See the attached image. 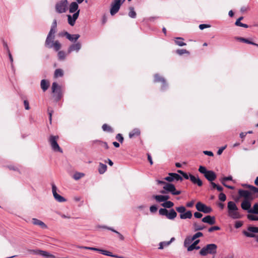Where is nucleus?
Returning a JSON list of instances; mask_svg holds the SVG:
<instances>
[{
  "mask_svg": "<svg viewBox=\"0 0 258 258\" xmlns=\"http://www.w3.org/2000/svg\"><path fill=\"white\" fill-rule=\"evenodd\" d=\"M56 27L57 22L56 20H54L51 26L50 30L47 36L44 45L47 48H53L55 51H58L61 48V45L58 40L54 41Z\"/></svg>",
  "mask_w": 258,
  "mask_h": 258,
  "instance_id": "1",
  "label": "nucleus"
},
{
  "mask_svg": "<svg viewBox=\"0 0 258 258\" xmlns=\"http://www.w3.org/2000/svg\"><path fill=\"white\" fill-rule=\"evenodd\" d=\"M228 216L233 219H240L241 215L238 212V209L236 204L233 201H230L227 204Z\"/></svg>",
  "mask_w": 258,
  "mask_h": 258,
  "instance_id": "2",
  "label": "nucleus"
},
{
  "mask_svg": "<svg viewBox=\"0 0 258 258\" xmlns=\"http://www.w3.org/2000/svg\"><path fill=\"white\" fill-rule=\"evenodd\" d=\"M218 246L216 244H208L204 246L200 251L201 255L205 256L208 254L214 255L217 253Z\"/></svg>",
  "mask_w": 258,
  "mask_h": 258,
  "instance_id": "3",
  "label": "nucleus"
},
{
  "mask_svg": "<svg viewBox=\"0 0 258 258\" xmlns=\"http://www.w3.org/2000/svg\"><path fill=\"white\" fill-rule=\"evenodd\" d=\"M68 0H60L57 2L55 5V10L57 13L62 14L66 13L68 9Z\"/></svg>",
  "mask_w": 258,
  "mask_h": 258,
  "instance_id": "4",
  "label": "nucleus"
},
{
  "mask_svg": "<svg viewBox=\"0 0 258 258\" xmlns=\"http://www.w3.org/2000/svg\"><path fill=\"white\" fill-rule=\"evenodd\" d=\"M159 214L161 216H166L169 220H174L177 215L175 210L173 209L168 210L165 208H161L159 210Z\"/></svg>",
  "mask_w": 258,
  "mask_h": 258,
  "instance_id": "5",
  "label": "nucleus"
},
{
  "mask_svg": "<svg viewBox=\"0 0 258 258\" xmlns=\"http://www.w3.org/2000/svg\"><path fill=\"white\" fill-rule=\"evenodd\" d=\"M125 0H113L110 4V13L111 16L115 15L119 10Z\"/></svg>",
  "mask_w": 258,
  "mask_h": 258,
  "instance_id": "6",
  "label": "nucleus"
},
{
  "mask_svg": "<svg viewBox=\"0 0 258 258\" xmlns=\"http://www.w3.org/2000/svg\"><path fill=\"white\" fill-rule=\"evenodd\" d=\"M58 138V136H50L49 139V142L51 145L52 149L54 151L62 153V150L60 148L57 142V140Z\"/></svg>",
  "mask_w": 258,
  "mask_h": 258,
  "instance_id": "7",
  "label": "nucleus"
},
{
  "mask_svg": "<svg viewBox=\"0 0 258 258\" xmlns=\"http://www.w3.org/2000/svg\"><path fill=\"white\" fill-rule=\"evenodd\" d=\"M52 92L54 93V96L57 101L59 100L62 97L61 89L60 86H58L57 83L53 82L52 84Z\"/></svg>",
  "mask_w": 258,
  "mask_h": 258,
  "instance_id": "8",
  "label": "nucleus"
},
{
  "mask_svg": "<svg viewBox=\"0 0 258 258\" xmlns=\"http://www.w3.org/2000/svg\"><path fill=\"white\" fill-rule=\"evenodd\" d=\"M163 188L167 191L168 193H170L173 196L179 195L181 193L180 190L176 189L173 184L170 183H166V185L163 187Z\"/></svg>",
  "mask_w": 258,
  "mask_h": 258,
  "instance_id": "9",
  "label": "nucleus"
},
{
  "mask_svg": "<svg viewBox=\"0 0 258 258\" xmlns=\"http://www.w3.org/2000/svg\"><path fill=\"white\" fill-rule=\"evenodd\" d=\"M196 208L198 211L205 214L210 213L212 211V209L210 207L206 206L201 202L196 204Z\"/></svg>",
  "mask_w": 258,
  "mask_h": 258,
  "instance_id": "10",
  "label": "nucleus"
},
{
  "mask_svg": "<svg viewBox=\"0 0 258 258\" xmlns=\"http://www.w3.org/2000/svg\"><path fill=\"white\" fill-rule=\"evenodd\" d=\"M59 35L61 36H66V37L71 42L76 41L80 37V35L79 34H76L71 35L67 31L60 33Z\"/></svg>",
  "mask_w": 258,
  "mask_h": 258,
  "instance_id": "11",
  "label": "nucleus"
},
{
  "mask_svg": "<svg viewBox=\"0 0 258 258\" xmlns=\"http://www.w3.org/2000/svg\"><path fill=\"white\" fill-rule=\"evenodd\" d=\"M57 187L54 183L52 184V191L53 194V196L56 201L58 202L62 203L66 201V199L62 197L61 196L58 195L57 192Z\"/></svg>",
  "mask_w": 258,
  "mask_h": 258,
  "instance_id": "12",
  "label": "nucleus"
},
{
  "mask_svg": "<svg viewBox=\"0 0 258 258\" xmlns=\"http://www.w3.org/2000/svg\"><path fill=\"white\" fill-rule=\"evenodd\" d=\"M238 194L240 197L244 198V200L252 201L253 199L251 192L248 190L240 189L238 190Z\"/></svg>",
  "mask_w": 258,
  "mask_h": 258,
  "instance_id": "13",
  "label": "nucleus"
},
{
  "mask_svg": "<svg viewBox=\"0 0 258 258\" xmlns=\"http://www.w3.org/2000/svg\"><path fill=\"white\" fill-rule=\"evenodd\" d=\"M154 82H161L162 83V86H161V90L164 91L166 89V88L168 87V85L166 82L165 79L162 77L160 76L158 74H155L154 75Z\"/></svg>",
  "mask_w": 258,
  "mask_h": 258,
  "instance_id": "14",
  "label": "nucleus"
},
{
  "mask_svg": "<svg viewBox=\"0 0 258 258\" xmlns=\"http://www.w3.org/2000/svg\"><path fill=\"white\" fill-rule=\"evenodd\" d=\"M165 180L168 182H172L173 180L182 181V177L177 173H169V176L165 178Z\"/></svg>",
  "mask_w": 258,
  "mask_h": 258,
  "instance_id": "15",
  "label": "nucleus"
},
{
  "mask_svg": "<svg viewBox=\"0 0 258 258\" xmlns=\"http://www.w3.org/2000/svg\"><path fill=\"white\" fill-rule=\"evenodd\" d=\"M79 12L77 11V13H75L73 14V15H69L67 16L68 17V23L71 26H73L75 24L76 21L79 17Z\"/></svg>",
  "mask_w": 258,
  "mask_h": 258,
  "instance_id": "16",
  "label": "nucleus"
},
{
  "mask_svg": "<svg viewBox=\"0 0 258 258\" xmlns=\"http://www.w3.org/2000/svg\"><path fill=\"white\" fill-rule=\"evenodd\" d=\"M81 48V44L78 42L71 45L68 49V53L70 54L73 51L78 52Z\"/></svg>",
  "mask_w": 258,
  "mask_h": 258,
  "instance_id": "17",
  "label": "nucleus"
},
{
  "mask_svg": "<svg viewBox=\"0 0 258 258\" xmlns=\"http://www.w3.org/2000/svg\"><path fill=\"white\" fill-rule=\"evenodd\" d=\"M79 3L76 2H72L69 7V12L70 13H77V11L79 12V14H80V10L79 9Z\"/></svg>",
  "mask_w": 258,
  "mask_h": 258,
  "instance_id": "18",
  "label": "nucleus"
},
{
  "mask_svg": "<svg viewBox=\"0 0 258 258\" xmlns=\"http://www.w3.org/2000/svg\"><path fill=\"white\" fill-rule=\"evenodd\" d=\"M202 221L204 223L212 225L216 223V219L214 216L207 215L202 219Z\"/></svg>",
  "mask_w": 258,
  "mask_h": 258,
  "instance_id": "19",
  "label": "nucleus"
},
{
  "mask_svg": "<svg viewBox=\"0 0 258 258\" xmlns=\"http://www.w3.org/2000/svg\"><path fill=\"white\" fill-rule=\"evenodd\" d=\"M152 198L155 199L157 202H164L168 201L170 197L168 195H153Z\"/></svg>",
  "mask_w": 258,
  "mask_h": 258,
  "instance_id": "20",
  "label": "nucleus"
},
{
  "mask_svg": "<svg viewBox=\"0 0 258 258\" xmlns=\"http://www.w3.org/2000/svg\"><path fill=\"white\" fill-rule=\"evenodd\" d=\"M250 200H244L241 204V208L245 211H247L248 213H249V210H252V209H250L251 207V203Z\"/></svg>",
  "mask_w": 258,
  "mask_h": 258,
  "instance_id": "21",
  "label": "nucleus"
},
{
  "mask_svg": "<svg viewBox=\"0 0 258 258\" xmlns=\"http://www.w3.org/2000/svg\"><path fill=\"white\" fill-rule=\"evenodd\" d=\"M189 179L194 184H197L199 186H201L203 185V182L198 176L196 177L192 174H189Z\"/></svg>",
  "mask_w": 258,
  "mask_h": 258,
  "instance_id": "22",
  "label": "nucleus"
},
{
  "mask_svg": "<svg viewBox=\"0 0 258 258\" xmlns=\"http://www.w3.org/2000/svg\"><path fill=\"white\" fill-rule=\"evenodd\" d=\"M205 178L210 182H212L215 180L216 178V174L212 170H209L206 175H205Z\"/></svg>",
  "mask_w": 258,
  "mask_h": 258,
  "instance_id": "23",
  "label": "nucleus"
},
{
  "mask_svg": "<svg viewBox=\"0 0 258 258\" xmlns=\"http://www.w3.org/2000/svg\"><path fill=\"white\" fill-rule=\"evenodd\" d=\"M32 223L35 225H38L40 226L42 229H46L47 228V225L42 221L33 218L32 219Z\"/></svg>",
  "mask_w": 258,
  "mask_h": 258,
  "instance_id": "24",
  "label": "nucleus"
},
{
  "mask_svg": "<svg viewBox=\"0 0 258 258\" xmlns=\"http://www.w3.org/2000/svg\"><path fill=\"white\" fill-rule=\"evenodd\" d=\"M234 38H235V39L238 40L240 42L249 44H251V45L256 46V47H258V44L255 43L248 40V39L244 38L241 37H237V36L235 37Z\"/></svg>",
  "mask_w": 258,
  "mask_h": 258,
  "instance_id": "25",
  "label": "nucleus"
},
{
  "mask_svg": "<svg viewBox=\"0 0 258 258\" xmlns=\"http://www.w3.org/2000/svg\"><path fill=\"white\" fill-rule=\"evenodd\" d=\"M28 251L30 253L35 254V255H40L42 256L43 255H45L46 253V251L40 250L39 249H28Z\"/></svg>",
  "mask_w": 258,
  "mask_h": 258,
  "instance_id": "26",
  "label": "nucleus"
},
{
  "mask_svg": "<svg viewBox=\"0 0 258 258\" xmlns=\"http://www.w3.org/2000/svg\"><path fill=\"white\" fill-rule=\"evenodd\" d=\"M49 86V83L48 81L44 79L41 81L40 86L43 92L46 91L48 89Z\"/></svg>",
  "mask_w": 258,
  "mask_h": 258,
  "instance_id": "27",
  "label": "nucleus"
},
{
  "mask_svg": "<svg viewBox=\"0 0 258 258\" xmlns=\"http://www.w3.org/2000/svg\"><path fill=\"white\" fill-rule=\"evenodd\" d=\"M98 172L99 173V174H103L107 170V165L105 164L100 162L99 163V166H98Z\"/></svg>",
  "mask_w": 258,
  "mask_h": 258,
  "instance_id": "28",
  "label": "nucleus"
},
{
  "mask_svg": "<svg viewBox=\"0 0 258 258\" xmlns=\"http://www.w3.org/2000/svg\"><path fill=\"white\" fill-rule=\"evenodd\" d=\"M141 132L139 128H135L134 130H133L130 133H129V138H133V137L135 136H138L140 135Z\"/></svg>",
  "mask_w": 258,
  "mask_h": 258,
  "instance_id": "29",
  "label": "nucleus"
},
{
  "mask_svg": "<svg viewBox=\"0 0 258 258\" xmlns=\"http://www.w3.org/2000/svg\"><path fill=\"white\" fill-rule=\"evenodd\" d=\"M192 216L190 211H187L183 214H180V218L181 219H191Z\"/></svg>",
  "mask_w": 258,
  "mask_h": 258,
  "instance_id": "30",
  "label": "nucleus"
},
{
  "mask_svg": "<svg viewBox=\"0 0 258 258\" xmlns=\"http://www.w3.org/2000/svg\"><path fill=\"white\" fill-rule=\"evenodd\" d=\"M206 227L204 225H200L196 222L193 223V228L195 231H198L203 230Z\"/></svg>",
  "mask_w": 258,
  "mask_h": 258,
  "instance_id": "31",
  "label": "nucleus"
},
{
  "mask_svg": "<svg viewBox=\"0 0 258 258\" xmlns=\"http://www.w3.org/2000/svg\"><path fill=\"white\" fill-rule=\"evenodd\" d=\"M183 38L181 37H176L174 40L176 45L179 46H183L186 45V43L183 42Z\"/></svg>",
  "mask_w": 258,
  "mask_h": 258,
  "instance_id": "32",
  "label": "nucleus"
},
{
  "mask_svg": "<svg viewBox=\"0 0 258 258\" xmlns=\"http://www.w3.org/2000/svg\"><path fill=\"white\" fill-rule=\"evenodd\" d=\"M161 205L163 207L167 209V208L170 209L172 208L174 206V203L170 201H168L164 202L163 203L161 204Z\"/></svg>",
  "mask_w": 258,
  "mask_h": 258,
  "instance_id": "33",
  "label": "nucleus"
},
{
  "mask_svg": "<svg viewBox=\"0 0 258 258\" xmlns=\"http://www.w3.org/2000/svg\"><path fill=\"white\" fill-rule=\"evenodd\" d=\"M128 16L131 18L135 19L137 17V13L135 11V9L133 7H130L129 8V12H128Z\"/></svg>",
  "mask_w": 258,
  "mask_h": 258,
  "instance_id": "34",
  "label": "nucleus"
},
{
  "mask_svg": "<svg viewBox=\"0 0 258 258\" xmlns=\"http://www.w3.org/2000/svg\"><path fill=\"white\" fill-rule=\"evenodd\" d=\"M200 242V240H195L194 242L189 245L187 248V250L188 251H191L194 249V247L197 245V244Z\"/></svg>",
  "mask_w": 258,
  "mask_h": 258,
  "instance_id": "35",
  "label": "nucleus"
},
{
  "mask_svg": "<svg viewBox=\"0 0 258 258\" xmlns=\"http://www.w3.org/2000/svg\"><path fill=\"white\" fill-rule=\"evenodd\" d=\"M102 128L104 132H108L109 133L113 132V130L112 129V128L106 123L103 124Z\"/></svg>",
  "mask_w": 258,
  "mask_h": 258,
  "instance_id": "36",
  "label": "nucleus"
},
{
  "mask_svg": "<svg viewBox=\"0 0 258 258\" xmlns=\"http://www.w3.org/2000/svg\"><path fill=\"white\" fill-rule=\"evenodd\" d=\"M99 252L105 255L109 256L111 257H113V256H114V254H113L111 252L106 250L99 249Z\"/></svg>",
  "mask_w": 258,
  "mask_h": 258,
  "instance_id": "37",
  "label": "nucleus"
},
{
  "mask_svg": "<svg viewBox=\"0 0 258 258\" xmlns=\"http://www.w3.org/2000/svg\"><path fill=\"white\" fill-rule=\"evenodd\" d=\"M249 213L258 214V203L253 205L252 210H249Z\"/></svg>",
  "mask_w": 258,
  "mask_h": 258,
  "instance_id": "38",
  "label": "nucleus"
},
{
  "mask_svg": "<svg viewBox=\"0 0 258 258\" xmlns=\"http://www.w3.org/2000/svg\"><path fill=\"white\" fill-rule=\"evenodd\" d=\"M57 55L60 60H63L66 58V53L63 51H59Z\"/></svg>",
  "mask_w": 258,
  "mask_h": 258,
  "instance_id": "39",
  "label": "nucleus"
},
{
  "mask_svg": "<svg viewBox=\"0 0 258 258\" xmlns=\"http://www.w3.org/2000/svg\"><path fill=\"white\" fill-rule=\"evenodd\" d=\"M63 75V72L61 69H58L55 70L54 72V77L57 78L58 77H62Z\"/></svg>",
  "mask_w": 258,
  "mask_h": 258,
  "instance_id": "40",
  "label": "nucleus"
},
{
  "mask_svg": "<svg viewBox=\"0 0 258 258\" xmlns=\"http://www.w3.org/2000/svg\"><path fill=\"white\" fill-rule=\"evenodd\" d=\"M85 175L84 173H81V172H76L74 175H73V178L77 180H79L81 178H82V177H83Z\"/></svg>",
  "mask_w": 258,
  "mask_h": 258,
  "instance_id": "41",
  "label": "nucleus"
},
{
  "mask_svg": "<svg viewBox=\"0 0 258 258\" xmlns=\"http://www.w3.org/2000/svg\"><path fill=\"white\" fill-rule=\"evenodd\" d=\"M175 210L177 212H178L179 213H180V214H184L186 211L185 208L183 206L176 207Z\"/></svg>",
  "mask_w": 258,
  "mask_h": 258,
  "instance_id": "42",
  "label": "nucleus"
},
{
  "mask_svg": "<svg viewBox=\"0 0 258 258\" xmlns=\"http://www.w3.org/2000/svg\"><path fill=\"white\" fill-rule=\"evenodd\" d=\"M220 180L222 184H223V183H225V181H228V180H231V181H233L234 182V181L233 180L232 176H231V175L221 178L220 179Z\"/></svg>",
  "mask_w": 258,
  "mask_h": 258,
  "instance_id": "43",
  "label": "nucleus"
},
{
  "mask_svg": "<svg viewBox=\"0 0 258 258\" xmlns=\"http://www.w3.org/2000/svg\"><path fill=\"white\" fill-rule=\"evenodd\" d=\"M209 171V170H208L205 166L201 165L199 167V171L204 175H206Z\"/></svg>",
  "mask_w": 258,
  "mask_h": 258,
  "instance_id": "44",
  "label": "nucleus"
},
{
  "mask_svg": "<svg viewBox=\"0 0 258 258\" xmlns=\"http://www.w3.org/2000/svg\"><path fill=\"white\" fill-rule=\"evenodd\" d=\"M203 236V233L201 232H198L196 233H195L192 237H191V240H196L197 238L202 237Z\"/></svg>",
  "mask_w": 258,
  "mask_h": 258,
  "instance_id": "45",
  "label": "nucleus"
},
{
  "mask_svg": "<svg viewBox=\"0 0 258 258\" xmlns=\"http://www.w3.org/2000/svg\"><path fill=\"white\" fill-rule=\"evenodd\" d=\"M248 231L252 233H258V227L249 226L247 228Z\"/></svg>",
  "mask_w": 258,
  "mask_h": 258,
  "instance_id": "46",
  "label": "nucleus"
},
{
  "mask_svg": "<svg viewBox=\"0 0 258 258\" xmlns=\"http://www.w3.org/2000/svg\"><path fill=\"white\" fill-rule=\"evenodd\" d=\"M247 218L248 220L251 221H258V217L253 215H247Z\"/></svg>",
  "mask_w": 258,
  "mask_h": 258,
  "instance_id": "47",
  "label": "nucleus"
},
{
  "mask_svg": "<svg viewBox=\"0 0 258 258\" xmlns=\"http://www.w3.org/2000/svg\"><path fill=\"white\" fill-rule=\"evenodd\" d=\"M176 52L178 54H179L180 55H181L184 53H187V54L189 53V52L187 50H186V49H177V50H176Z\"/></svg>",
  "mask_w": 258,
  "mask_h": 258,
  "instance_id": "48",
  "label": "nucleus"
},
{
  "mask_svg": "<svg viewBox=\"0 0 258 258\" xmlns=\"http://www.w3.org/2000/svg\"><path fill=\"white\" fill-rule=\"evenodd\" d=\"M177 172L180 173L182 175V176L186 179H189V174L188 175L187 173L183 172V171L181 170H177Z\"/></svg>",
  "mask_w": 258,
  "mask_h": 258,
  "instance_id": "49",
  "label": "nucleus"
},
{
  "mask_svg": "<svg viewBox=\"0 0 258 258\" xmlns=\"http://www.w3.org/2000/svg\"><path fill=\"white\" fill-rule=\"evenodd\" d=\"M115 139L120 143H122L124 140V138L121 134H117Z\"/></svg>",
  "mask_w": 258,
  "mask_h": 258,
  "instance_id": "50",
  "label": "nucleus"
},
{
  "mask_svg": "<svg viewBox=\"0 0 258 258\" xmlns=\"http://www.w3.org/2000/svg\"><path fill=\"white\" fill-rule=\"evenodd\" d=\"M193 240H191V237H187L185 238L184 241V246L185 247L187 246V244H189Z\"/></svg>",
  "mask_w": 258,
  "mask_h": 258,
  "instance_id": "51",
  "label": "nucleus"
},
{
  "mask_svg": "<svg viewBox=\"0 0 258 258\" xmlns=\"http://www.w3.org/2000/svg\"><path fill=\"white\" fill-rule=\"evenodd\" d=\"M220 229L221 228L219 226H212V227H211L210 228H209L208 229V232H212L213 231H215V230H220Z\"/></svg>",
  "mask_w": 258,
  "mask_h": 258,
  "instance_id": "52",
  "label": "nucleus"
},
{
  "mask_svg": "<svg viewBox=\"0 0 258 258\" xmlns=\"http://www.w3.org/2000/svg\"><path fill=\"white\" fill-rule=\"evenodd\" d=\"M219 199L222 202H224L226 199V196L225 194L221 192L219 195Z\"/></svg>",
  "mask_w": 258,
  "mask_h": 258,
  "instance_id": "53",
  "label": "nucleus"
},
{
  "mask_svg": "<svg viewBox=\"0 0 258 258\" xmlns=\"http://www.w3.org/2000/svg\"><path fill=\"white\" fill-rule=\"evenodd\" d=\"M243 234L246 237H254L255 236V234L253 233L248 232L246 231H243Z\"/></svg>",
  "mask_w": 258,
  "mask_h": 258,
  "instance_id": "54",
  "label": "nucleus"
},
{
  "mask_svg": "<svg viewBox=\"0 0 258 258\" xmlns=\"http://www.w3.org/2000/svg\"><path fill=\"white\" fill-rule=\"evenodd\" d=\"M82 248L85 249H89L93 251H97L99 252V248H96V247H88V246H82Z\"/></svg>",
  "mask_w": 258,
  "mask_h": 258,
  "instance_id": "55",
  "label": "nucleus"
},
{
  "mask_svg": "<svg viewBox=\"0 0 258 258\" xmlns=\"http://www.w3.org/2000/svg\"><path fill=\"white\" fill-rule=\"evenodd\" d=\"M157 207L156 205H152L150 207V210L151 213H155L157 211Z\"/></svg>",
  "mask_w": 258,
  "mask_h": 258,
  "instance_id": "56",
  "label": "nucleus"
},
{
  "mask_svg": "<svg viewBox=\"0 0 258 258\" xmlns=\"http://www.w3.org/2000/svg\"><path fill=\"white\" fill-rule=\"evenodd\" d=\"M8 55H9V57L10 60V61L11 62V66H12V67H13V58L12 55L10 50H8Z\"/></svg>",
  "mask_w": 258,
  "mask_h": 258,
  "instance_id": "57",
  "label": "nucleus"
},
{
  "mask_svg": "<svg viewBox=\"0 0 258 258\" xmlns=\"http://www.w3.org/2000/svg\"><path fill=\"white\" fill-rule=\"evenodd\" d=\"M242 222L241 221H236L235 223V228H239L241 227L242 226Z\"/></svg>",
  "mask_w": 258,
  "mask_h": 258,
  "instance_id": "58",
  "label": "nucleus"
},
{
  "mask_svg": "<svg viewBox=\"0 0 258 258\" xmlns=\"http://www.w3.org/2000/svg\"><path fill=\"white\" fill-rule=\"evenodd\" d=\"M167 242V241L161 242L159 244V249H163L164 246H168L169 245H166V244H165Z\"/></svg>",
  "mask_w": 258,
  "mask_h": 258,
  "instance_id": "59",
  "label": "nucleus"
},
{
  "mask_svg": "<svg viewBox=\"0 0 258 258\" xmlns=\"http://www.w3.org/2000/svg\"><path fill=\"white\" fill-rule=\"evenodd\" d=\"M48 114H49V120L50 121V123H51V120H52V115L53 113V110H50L49 108H48Z\"/></svg>",
  "mask_w": 258,
  "mask_h": 258,
  "instance_id": "60",
  "label": "nucleus"
},
{
  "mask_svg": "<svg viewBox=\"0 0 258 258\" xmlns=\"http://www.w3.org/2000/svg\"><path fill=\"white\" fill-rule=\"evenodd\" d=\"M203 216V214L202 213L198 212H196L194 213V217L196 218L199 219L202 218Z\"/></svg>",
  "mask_w": 258,
  "mask_h": 258,
  "instance_id": "61",
  "label": "nucleus"
},
{
  "mask_svg": "<svg viewBox=\"0 0 258 258\" xmlns=\"http://www.w3.org/2000/svg\"><path fill=\"white\" fill-rule=\"evenodd\" d=\"M210 27V26L209 25H207V24H200L199 25V28L201 30H203L205 28H209Z\"/></svg>",
  "mask_w": 258,
  "mask_h": 258,
  "instance_id": "62",
  "label": "nucleus"
},
{
  "mask_svg": "<svg viewBox=\"0 0 258 258\" xmlns=\"http://www.w3.org/2000/svg\"><path fill=\"white\" fill-rule=\"evenodd\" d=\"M226 147L227 146L225 145V146L222 147L220 149H219V150L217 151V154L219 155H221L222 153L223 150H225Z\"/></svg>",
  "mask_w": 258,
  "mask_h": 258,
  "instance_id": "63",
  "label": "nucleus"
},
{
  "mask_svg": "<svg viewBox=\"0 0 258 258\" xmlns=\"http://www.w3.org/2000/svg\"><path fill=\"white\" fill-rule=\"evenodd\" d=\"M24 105L25 109L29 110L30 109L29 102L27 100H25L24 101Z\"/></svg>",
  "mask_w": 258,
  "mask_h": 258,
  "instance_id": "64",
  "label": "nucleus"
}]
</instances>
